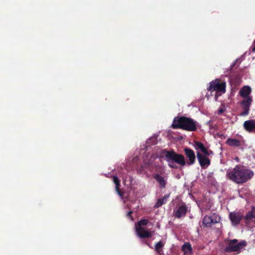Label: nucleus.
I'll use <instances>...</instances> for the list:
<instances>
[{
    "label": "nucleus",
    "mask_w": 255,
    "mask_h": 255,
    "mask_svg": "<svg viewBox=\"0 0 255 255\" xmlns=\"http://www.w3.org/2000/svg\"><path fill=\"white\" fill-rule=\"evenodd\" d=\"M184 151L187 159L185 161L184 156L180 154L177 153L173 150H167L163 149L162 151V154L165 157V160L168 162V166L172 168H177L175 163L184 166L186 165L188 166L194 164L196 162V155L194 150L189 147H185Z\"/></svg>",
    "instance_id": "f257e3e1"
},
{
    "label": "nucleus",
    "mask_w": 255,
    "mask_h": 255,
    "mask_svg": "<svg viewBox=\"0 0 255 255\" xmlns=\"http://www.w3.org/2000/svg\"><path fill=\"white\" fill-rule=\"evenodd\" d=\"M226 175L230 180L241 184L250 180L254 176V172L244 166L237 165L233 169L228 170Z\"/></svg>",
    "instance_id": "f03ea898"
},
{
    "label": "nucleus",
    "mask_w": 255,
    "mask_h": 255,
    "mask_svg": "<svg viewBox=\"0 0 255 255\" xmlns=\"http://www.w3.org/2000/svg\"><path fill=\"white\" fill-rule=\"evenodd\" d=\"M198 122L194 119L184 116L174 118L171 127L173 129H181L188 131H194L197 129Z\"/></svg>",
    "instance_id": "7ed1b4c3"
},
{
    "label": "nucleus",
    "mask_w": 255,
    "mask_h": 255,
    "mask_svg": "<svg viewBox=\"0 0 255 255\" xmlns=\"http://www.w3.org/2000/svg\"><path fill=\"white\" fill-rule=\"evenodd\" d=\"M226 246L224 251L226 253L237 252L238 254L241 253L242 250L247 246V242L245 241H242L238 243L237 239H227L225 240Z\"/></svg>",
    "instance_id": "20e7f679"
},
{
    "label": "nucleus",
    "mask_w": 255,
    "mask_h": 255,
    "mask_svg": "<svg viewBox=\"0 0 255 255\" xmlns=\"http://www.w3.org/2000/svg\"><path fill=\"white\" fill-rule=\"evenodd\" d=\"M226 83L221 81L219 79H216L210 83V86L207 88L208 91L211 93L214 91L225 93L226 92Z\"/></svg>",
    "instance_id": "39448f33"
},
{
    "label": "nucleus",
    "mask_w": 255,
    "mask_h": 255,
    "mask_svg": "<svg viewBox=\"0 0 255 255\" xmlns=\"http://www.w3.org/2000/svg\"><path fill=\"white\" fill-rule=\"evenodd\" d=\"M188 212V208L184 203L177 205L173 209V215L175 218L180 219L186 216Z\"/></svg>",
    "instance_id": "423d86ee"
},
{
    "label": "nucleus",
    "mask_w": 255,
    "mask_h": 255,
    "mask_svg": "<svg viewBox=\"0 0 255 255\" xmlns=\"http://www.w3.org/2000/svg\"><path fill=\"white\" fill-rule=\"evenodd\" d=\"M220 220V217L215 213H213L210 216H205L203 219L202 223L205 227H209L219 223Z\"/></svg>",
    "instance_id": "0eeeda50"
},
{
    "label": "nucleus",
    "mask_w": 255,
    "mask_h": 255,
    "mask_svg": "<svg viewBox=\"0 0 255 255\" xmlns=\"http://www.w3.org/2000/svg\"><path fill=\"white\" fill-rule=\"evenodd\" d=\"M252 102V97L244 98V99L241 102V105L244 110L243 112H242V113L240 114L241 116H246L249 115L250 107L251 106Z\"/></svg>",
    "instance_id": "6e6552de"
},
{
    "label": "nucleus",
    "mask_w": 255,
    "mask_h": 255,
    "mask_svg": "<svg viewBox=\"0 0 255 255\" xmlns=\"http://www.w3.org/2000/svg\"><path fill=\"white\" fill-rule=\"evenodd\" d=\"M197 157L199 164L203 169L207 168L211 164L210 159L199 152H197Z\"/></svg>",
    "instance_id": "1a4fd4ad"
},
{
    "label": "nucleus",
    "mask_w": 255,
    "mask_h": 255,
    "mask_svg": "<svg viewBox=\"0 0 255 255\" xmlns=\"http://www.w3.org/2000/svg\"><path fill=\"white\" fill-rule=\"evenodd\" d=\"M194 147L196 150H200L206 156L213 154V152L208 148L205 146L204 144L200 141H195Z\"/></svg>",
    "instance_id": "9d476101"
},
{
    "label": "nucleus",
    "mask_w": 255,
    "mask_h": 255,
    "mask_svg": "<svg viewBox=\"0 0 255 255\" xmlns=\"http://www.w3.org/2000/svg\"><path fill=\"white\" fill-rule=\"evenodd\" d=\"M194 147L196 150H200L206 156L213 154V152L208 148L205 146L204 144L200 141H195Z\"/></svg>",
    "instance_id": "9b49d317"
},
{
    "label": "nucleus",
    "mask_w": 255,
    "mask_h": 255,
    "mask_svg": "<svg viewBox=\"0 0 255 255\" xmlns=\"http://www.w3.org/2000/svg\"><path fill=\"white\" fill-rule=\"evenodd\" d=\"M244 217L239 212H231L229 215L230 219L234 226L240 224L241 221L244 219Z\"/></svg>",
    "instance_id": "f8f14e48"
},
{
    "label": "nucleus",
    "mask_w": 255,
    "mask_h": 255,
    "mask_svg": "<svg viewBox=\"0 0 255 255\" xmlns=\"http://www.w3.org/2000/svg\"><path fill=\"white\" fill-rule=\"evenodd\" d=\"M135 231L137 235L140 238H149L152 236L150 232L145 230L142 227H136Z\"/></svg>",
    "instance_id": "ddd939ff"
},
{
    "label": "nucleus",
    "mask_w": 255,
    "mask_h": 255,
    "mask_svg": "<svg viewBox=\"0 0 255 255\" xmlns=\"http://www.w3.org/2000/svg\"><path fill=\"white\" fill-rule=\"evenodd\" d=\"M244 129L249 132L255 133V120H250L246 121L243 124Z\"/></svg>",
    "instance_id": "4468645a"
},
{
    "label": "nucleus",
    "mask_w": 255,
    "mask_h": 255,
    "mask_svg": "<svg viewBox=\"0 0 255 255\" xmlns=\"http://www.w3.org/2000/svg\"><path fill=\"white\" fill-rule=\"evenodd\" d=\"M252 92V89L249 86H244L240 90L239 93L241 96L243 98L252 97L250 94Z\"/></svg>",
    "instance_id": "2eb2a0df"
},
{
    "label": "nucleus",
    "mask_w": 255,
    "mask_h": 255,
    "mask_svg": "<svg viewBox=\"0 0 255 255\" xmlns=\"http://www.w3.org/2000/svg\"><path fill=\"white\" fill-rule=\"evenodd\" d=\"M244 220H246V223L249 221H255V207L252 208L244 217Z\"/></svg>",
    "instance_id": "dca6fc26"
},
{
    "label": "nucleus",
    "mask_w": 255,
    "mask_h": 255,
    "mask_svg": "<svg viewBox=\"0 0 255 255\" xmlns=\"http://www.w3.org/2000/svg\"><path fill=\"white\" fill-rule=\"evenodd\" d=\"M153 178L159 183V186L161 188L163 189L165 187L166 182L163 177L159 174H156L153 175Z\"/></svg>",
    "instance_id": "f3484780"
},
{
    "label": "nucleus",
    "mask_w": 255,
    "mask_h": 255,
    "mask_svg": "<svg viewBox=\"0 0 255 255\" xmlns=\"http://www.w3.org/2000/svg\"><path fill=\"white\" fill-rule=\"evenodd\" d=\"M226 143L232 147H239L241 145V141L236 138H229L226 140Z\"/></svg>",
    "instance_id": "a211bd4d"
},
{
    "label": "nucleus",
    "mask_w": 255,
    "mask_h": 255,
    "mask_svg": "<svg viewBox=\"0 0 255 255\" xmlns=\"http://www.w3.org/2000/svg\"><path fill=\"white\" fill-rule=\"evenodd\" d=\"M169 195L170 194L165 195L163 198L158 199L156 204L154 205V208H159V207L161 206L163 204H165L167 202V199L169 197Z\"/></svg>",
    "instance_id": "6ab92c4d"
},
{
    "label": "nucleus",
    "mask_w": 255,
    "mask_h": 255,
    "mask_svg": "<svg viewBox=\"0 0 255 255\" xmlns=\"http://www.w3.org/2000/svg\"><path fill=\"white\" fill-rule=\"evenodd\" d=\"M113 181L114 183L116 184V190L117 193L119 194V196L122 197L123 196V193L121 192V191L120 189V181L118 177L114 176Z\"/></svg>",
    "instance_id": "aec40b11"
},
{
    "label": "nucleus",
    "mask_w": 255,
    "mask_h": 255,
    "mask_svg": "<svg viewBox=\"0 0 255 255\" xmlns=\"http://www.w3.org/2000/svg\"><path fill=\"white\" fill-rule=\"evenodd\" d=\"M164 245L165 243L162 241H159L155 245V251L158 254H160L162 251V248H163Z\"/></svg>",
    "instance_id": "412c9836"
},
{
    "label": "nucleus",
    "mask_w": 255,
    "mask_h": 255,
    "mask_svg": "<svg viewBox=\"0 0 255 255\" xmlns=\"http://www.w3.org/2000/svg\"><path fill=\"white\" fill-rule=\"evenodd\" d=\"M182 250L185 252L191 251L192 250L191 246L189 243H185L182 247Z\"/></svg>",
    "instance_id": "4be33fe9"
},
{
    "label": "nucleus",
    "mask_w": 255,
    "mask_h": 255,
    "mask_svg": "<svg viewBox=\"0 0 255 255\" xmlns=\"http://www.w3.org/2000/svg\"><path fill=\"white\" fill-rule=\"evenodd\" d=\"M148 223V219H141L138 222L136 227H142V226H146Z\"/></svg>",
    "instance_id": "5701e85b"
},
{
    "label": "nucleus",
    "mask_w": 255,
    "mask_h": 255,
    "mask_svg": "<svg viewBox=\"0 0 255 255\" xmlns=\"http://www.w3.org/2000/svg\"><path fill=\"white\" fill-rule=\"evenodd\" d=\"M131 214H132V211H129L128 212V213H127V217L129 218H131Z\"/></svg>",
    "instance_id": "b1692460"
},
{
    "label": "nucleus",
    "mask_w": 255,
    "mask_h": 255,
    "mask_svg": "<svg viewBox=\"0 0 255 255\" xmlns=\"http://www.w3.org/2000/svg\"><path fill=\"white\" fill-rule=\"evenodd\" d=\"M254 46L253 47V48L252 49V51L255 52V40L254 42Z\"/></svg>",
    "instance_id": "393cba45"
},
{
    "label": "nucleus",
    "mask_w": 255,
    "mask_h": 255,
    "mask_svg": "<svg viewBox=\"0 0 255 255\" xmlns=\"http://www.w3.org/2000/svg\"><path fill=\"white\" fill-rule=\"evenodd\" d=\"M219 113H222L223 112V110H222V109H221V110H220L219 111Z\"/></svg>",
    "instance_id": "a878e982"
},
{
    "label": "nucleus",
    "mask_w": 255,
    "mask_h": 255,
    "mask_svg": "<svg viewBox=\"0 0 255 255\" xmlns=\"http://www.w3.org/2000/svg\"><path fill=\"white\" fill-rule=\"evenodd\" d=\"M210 128H213L212 127H211V125H210Z\"/></svg>",
    "instance_id": "bb28decb"
}]
</instances>
